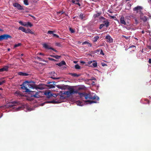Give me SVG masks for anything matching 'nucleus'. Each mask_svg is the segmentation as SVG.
<instances>
[{
    "label": "nucleus",
    "instance_id": "nucleus-1",
    "mask_svg": "<svg viewBox=\"0 0 151 151\" xmlns=\"http://www.w3.org/2000/svg\"><path fill=\"white\" fill-rule=\"evenodd\" d=\"M78 94L80 95L81 97H84L86 99L88 100V99L91 100H95L96 99V100L98 101L99 98L98 97L94 95L93 96L90 93H79Z\"/></svg>",
    "mask_w": 151,
    "mask_h": 151
},
{
    "label": "nucleus",
    "instance_id": "nucleus-2",
    "mask_svg": "<svg viewBox=\"0 0 151 151\" xmlns=\"http://www.w3.org/2000/svg\"><path fill=\"white\" fill-rule=\"evenodd\" d=\"M24 85L27 86L29 88L39 89L40 90L43 89V88L41 87L38 86V85L35 84V82L33 81H26L23 83Z\"/></svg>",
    "mask_w": 151,
    "mask_h": 151
},
{
    "label": "nucleus",
    "instance_id": "nucleus-3",
    "mask_svg": "<svg viewBox=\"0 0 151 151\" xmlns=\"http://www.w3.org/2000/svg\"><path fill=\"white\" fill-rule=\"evenodd\" d=\"M19 102L17 101H11L7 103L6 105L4 106H0V108L2 107H4L5 108H12L13 106H16V104H19Z\"/></svg>",
    "mask_w": 151,
    "mask_h": 151
},
{
    "label": "nucleus",
    "instance_id": "nucleus-4",
    "mask_svg": "<svg viewBox=\"0 0 151 151\" xmlns=\"http://www.w3.org/2000/svg\"><path fill=\"white\" fill-rule=\"evenodd\" d=\"M0 37L1 41L3 40H6L8 38H12V37L11 36L7 34H5L1 35H0Z\"/></svg>",
    "mask_w": 151,
    "mask_h": 151
},
{
    "label": "nucleus",
    "instance_id": "nucleus-5",
    "mask_svg": "<svg viewBox=\"0 0 151 151\" xmlns=\"http://www.w3.org/2000/svg\"><path fill=\"white\" fill-rule=\"evenodd\" d=\"M142 9V7L140 6H138L135 7L133 9V10L136 12L137 13L140 12L141 13V15H143V14L141 12V10Z\"/></svg>",
    "mask_w": 151,
    "mask_h": 151
},
{
    "label": "nucleus",
    "instance_id": "nucleus-6",
    "mask_svg": "<svg viewBox=\"0 0 151 151\" xmlns=\"http://www.w3.org/2000/svg\"><path fill=\"white\" fill-rule=\"evenodd\" d=\"M68 89L69 92L71 95L75 93H78L79 92H78L77 90L75 91L74 89L73 88L69 87Z\"/></svg>",
    "mask_w": 151,
    "mask_h": 151
},
{
    "label": "nucleus",
    "instance_id": "nucleus-7",
    "mask_svg": "<svg viewBox=\"0 0 151 151\" xmlns=\"http://www.w3.org/2000/svg\"><path fill=\"white\" fill-rule=\"evenodd\" d=\"M13 6L17 8L19 10H24L23 7L18 3H15L13 4Z\"/></svg>",
    "mask_w": 151,
    "mask_h": 151
},
{
    "label": "nucleus",
    "instance_id": "nucleus-8",
    "mask_svg": "<svg viewBox=\"0 0 151 151\" xmlns=\"http://www.w3.org/2000/svg\"><path fill=\"white\" fill-rule=\"evenodd\" d=\"M43 46L46 49H51L54 50L56 52H58V51L57 50H55L52 47H50V46L47 45L46 44H43Z\"/></svg>",
    "mask_w": 151,
    "mask_h": 151
},
{
    "label": "nucleus",
    "instance_id": "nucleus-9",
    "mask_svg": "<svg viewBox=\"0 0 151 151\" xmlns=\"http://www.w3.org/2000/svg\"><path fill=\"white\" fill-rule=\"evenodd\" d=\"M68 86H65L64 85H56V86L58 88L61 89H65L67 88V87Z\"/></svg>",
    "mask_w": 151,
    "mask_h": 151
},
{
    "label": "nucleus",
    "instance_id": "nucleus-10",
    "mask_svg": "<svg viewBox=\"0 0 151 151\" xmlns=\"http://www.w3.org/2000/svg\"><path fill=\"white\" fill-rule=\"evenodd\" d=\"M120 23L121 24H124V25L126 24V22L124 17L122 16L121 17L120 19Z\"/></svg>",
    "mask_w": 151,
    "mask_h": 151
},
{
    "label": "nucleus",
    "instance_id": "nucleus-11",
    "mask_svg": "<svg viewBox=\"0 0 151 151\" xmlns=\"http://www.w3.org/2000/svg\"><path fill=\"white\" fill-rule=\"evenodd\" d=\"M50 75L51 76L50 77V78L53 79H59V78H57L55 77V75H56V74L55 72L53 71L51 72L50 73Z\"/></svg>",
    "mask_w": 151,
    "mask_h": 151
},
{
    "label": "nucleus",
    "instance_id": "nucleus-12",
    "mask_svg": "<svg viewBox=\"0 0 151 151\" xmlns=\"http://www.w3.org/2000/svg\"><path fill=\"white\" fill-rule=\"evenodd\" d=\"M105 38L107 39V41L111 43L113 42V40L109 35H107Z\"/></svg>",
    "mask_w": 151,
    "mask_h": 151
},
{
    "label": "nucleus",
    "instance_id": "nucleus-13",
    "mask_svg": "<svg viewBox=\"0 0 151 151\" xmlns=\"http://www.w3.org/2000/svg\"><path fill=\"white\" fill-rule=\"evenodd\" d=\"M54 32V31L51 30H49L47 32V33L50 35L52 34L53 37H56V38H59V36L56 34L53 33Z\"/></svg>",
    "mask_w": 151,
    "mask_h": 151
},
{
    "label": "nucleus",
    "instance_id": "nucleus-14",
    "mask_svg": "<svg viewBox=\"0 0 151 151\" xmlns=\"http://www.w3.org/2000/svg\"><path fill=\"white\" fill-rule=\"evenodd\" d=\"M44 94L46 96L47 98H50L52 96V95L51 93L49 91L45 92Z\"/></svg>",
    "mask_w": 151,
    "mask_h": 151
},
{
    "label": "nucleus",
    "instance_id": "nucleus-15",
    "mask_svg": "<svg viewBox=\"0 0 151 151\" xmlns=\"http://www.w3.org/2000/svg\"><path fill=\"white\" fill-rule=\"evenodd\" d=\"M56 65L59 66H61L63 65H66V63H65V62L64 60L62 61L60 63H57Z\"/></svg>",
    "mask_w": 151,
    "mask_h": 151
},
{
    "label": "nucleus",
    "instance_id": "nucleus-16",
    "mask_svg": "<svg viewBox=\"0 0 151 151\" xmlns=\"http://www.w3.org/2000/svg\"><path fill=\"white\" fill-rule=\"evenodd\" d=\"M18 74L22 76H27L29 75L28 74L22 72H19Z\"/></svg>",
    "mask_w": 151,
    "mask_h": 151
},
{
    "label": "nucleus",
    "instance_id": "nucleus-17",
    "mask_svg": "<svg viewBox=\"0 0 151 151\" xmlns=\"http://www.w3.org/2000/svg\"><path fill=\"white\" fill-rule=\"evenodd\" d=\"M52 82H49L47 83V84H49V85L47 86L50 88H54L55 87V86L53 84H50V83H52Z\"/></svg>",
    "mask_w": 151,
    "mask_h": 151
},
{
    "label": "nucleus",
    "instance_id": "nucleus-18",
    "mask_svg": "<svg viewBox=\"0 0 151 151\" xmlns=\"http://www.w3.org/2000/svg\"><path fill=\"white\" fill-rule=\"evenodd\" d=\"M104 24H103L104 26L107 27L109 26V22L107 20L104 21Z\"/></svg>",
    "mask_w": 151,
    "mask_h": 151
},
{
    "label": "nucleus",
    "instance_id": "nucleus-19",
    "mask_svg": "<svg viewBox=\"0 0 151 151\" xmlns=\"http://www.w3.org/2000/svg\"><path fill=\"white\" fill-rule=\"evenodd\" d=\"M39 92L35 91V95H33V97L35 98H39L40 96L39 95Z\"/></svg>",
    "mask_w": 151,
    "mask_h": 151
},
{
    "label": "nucleus",
    "instance_id": "nucleus-20",
    "mask_svg": "<svg viewBox=\"0 0 151 151\" xmlns=\"http://www.w3.org/2000/svg\"><path fill=\"white\" fill-rule=\"evenodd\" d=\"M25 32L26 33H30L32 34H34V32L31 31L29 29H28L27 30H26Z\"/></svg>",
    "mask_w": 151,
    "mask_h": 151
},
{
    "label": "nucleus",
    "instance_id": "nucleus-21",
    "mask_svg": "<svg viewBox=\"0 0 151 151\" xmlns=\"http://www.w3.org/2000/svg\"><path fill=\"white\" fill-rule=\"evenodd\" d=\"M28 92L29 93V94L32 97H33V95H35V91H30L29 90V91Z\"/></svg>",
    "mask_w": 151,
    "mask_h": 151
},
{
    "label": "nucleus",
    "instance_id": "nucleus-22",
    "mask_svg": "<svg viewBox=\"0 0 151 151\" xmlns=\"http://www.w3.org/2000/svg\"><path fill=\"white\" fill-rule=\"evenodd\" d=\"M69 74L73 77H78L80 76L79 74H77L76 73H70Z\"/></svg>",
    "mask_w": 151,
    "mask_h": 151
},
{
    "label": "nucleus",
    "instance_id": "nucleus-23",
    "mask_svg": "<svg viewBox=\"0 0 151 151\" xmlns=\"http://www.w3.org/2000/svg\"><path fill=\"white\" fill-rule=\"evenodd\" d=\"M85 102L86 103L88 102L90 104H91L93 103H97V101H91L90 100H87Z\"/></svg>",
    "mask_w": 151,
    "mask_h": 151
},
{
    "label": "nucleus",
    "instance_id": "nucleus-24",
    "mask_svg": "<svg viewBox=\"0 0 151 151\" xmlns=\"http://www.w3.org/2000/svg\"><path fill=\"white\" fill-rule=\"evenodd\" d=\"M99 38V37L97 36H95L93 38V41L94 42H95L97 41L98 40Z\"/></svg>",
    "mask_w": 151,
    "mask_h": 151
},
{
    "label": "nucleus",
    "instance_id": "nucleus-25",
    "mask_svg": "<svg viewBox=\"0 0 151 151\" xmlns=\"http://www.w3.org/2000/svg\"><path fill=\"white\" fill-rule=\"evenodd\" d=\"M63 94L66 95L68 96H70L71 95L69 91L64 92Z\"/></svg>",
    "mask_w": 151,
    "mask_h": 151
},
{
    "label": "nucleus",
    "instance_id": "nucleus-26",
    "mask_svg": "<svg viewBox=\"0 0 151 151\" xmlns=\"http://www.w3.org/2000/svg\"><path fill=\"white\" fill-rule=\"evenodd\" d=\"M26 86H23L22 87V88L23 89H25L26 90L25 91L26 92H28L29 91V90L27 88V87H26Z\"/></svg>",
    "mask_w": 151,
    "mask_h": 151
},
{
    "label": "nucleus",
    "instance_id": "nucleus-27",
    "mask_svg": "<svg viewBox=\"0 0 151 151\" xmlns=\"http://www.w3.org/2000/svg\"><path fill=\"white\" fill-rule=\"evenodd\" d=\"M97 63L96 62H95L92 64V66L91 65L89 66L92 67H97Z\"/></svg>",
    "mask_w": 151,
    "mask_h": 151
},
{
    "label": "nucleus",
    "instance_id": "nucleus-28",
    "mask_svg": "<svg viewBox=\"0 0 151 151\" xmlns=\"http://www.w3.org/2000/svg\"><path fill=\"white\" fill-rule=\"evenodd\" d=\"M18 29L19 30H21L22 31V32H25V30H26L25 28L22 27H19L18 28Z\"/></svg>",
    "mask_w": 151,
    "mask_h": 151
},
{
    "label": "nucleus",
    "instance_id": "nucleus-29",
    "mask_svg": "<svg viewBox=\"0 0 151 151\" xmlns=\"http://www.w3.org/2000/svg\"><path fill=\"white\" fill-rule=\"evenodd\" d=\"M101 14V13H98L96 14H94L93 17L94 18H96L100 16Z\"/></svg>",
    "mask_w": 151,
    "mask_h": 151
},
{
    "label": "nucleus",
    "instance_id": "nucleus-30",
    "mask_svg": "<svg viewBox=\"0 0 151 151\" xmlns=\"http://www.w3.org/2000/svg\"><path fill=\"white\" fill-rule=\"evenodd\" d=\"M5 71H7L8 70L9 67L7 65L4 66L2 68Z\"/></svg>",
    "mask_w": 151,
    "mask_h": 151
},
{
    "label": "nucleus",
    "instance_id": "nucleus-31",
    "mask_svg": "<svg viewBox=\"0 0 151 151\" xmlns=\"http://www.w3.org/2000/svg\"><path fill=\"white\" fill-rule=\"evenodd\" d=\"M47 102L48 103H52L54 104L57 103V102L54 100L47 101Z\"/></svg>",
    "mask_w": 151,
    "mask_h": 151
},
{
    "label": "nucleus",
    "instance_id": "nucleus-32",
    "mask_svg": "<svg viewBox=\"0 0 151 151\" xmlns=\"http://www.w3.org/2000/svg\"><path fill=\"white\" fill-rule=\"evenodd\" d=\"M19 23L24 26H27V24L25 22L24 23L22 21H19Z\"/></svg>",
    "mask_w": 151,
    "mask_h": 151
},
{
    "label": "nucleus",
    "instance_id": "nucleus-33",
    "mask_svg": "<svg viewBox=\"0 0 151 151\" xmlns=\"http://www.w3.org/2000/svg\"><path fill=\"white\" fill-rule=\"evenodd\" d=\"M79 17L80 19L81 20H83V19L85 17V16H84L83 14L82 13H81L80 15H79Z\"/></svg>",
    "mask_w": 151,
    "mask_h": 151
},
{
    "label": "nucleus",
    "instance_id": "nucleus-34",
    "mask_svg": "<svg viewBox=\"0 0 151 151\" xmlns=\"http://www.w3.org/2000/svg\"><path fill=\"white\" fill-rule=\"evenodd\" d=\"M22 45L21 43H18L17 44H15L14 46V47H18L21 46Z\"/></svg>",
    "mask_w": 151,
    "mask_h": 151
},
{
    "label": "nucleus",
    "instance_id": "nucleus-35",
    "mask_svg": "<svg viewBox=\"0 0 151 151\" xmlns=\"http://www.w3.org/2000/svg\"><path fill=\"white\" fill-rule=\"evenodd\" d=\"M28 1V0H24L23 1L24 4L26 5H28L29 3Z\"/></svg>",
    "mask_w": 151,
    "mask_h": 151
},
{
    "label": "nucleus",
    "instance_id": "nucleus-36",
    "mask_svg": "<svg viewBox=\"0 0 151 151\" xmlns=\"http://www.w3.org/2000/svg\"><path fill=\"white\" fill-rule=\"evenodd\" d=\"M75 68L76 69H80V66L78 64H76L75 66Z\"/></svg>",
    "mask_w": 151,
    "mask_h": 151
},
{
    "label": "nucleus",
    "instance_id": "nucleus-37",
    "mask_svg": "<svg viewBox=\"0 0 151 151\" xmlns=\"http://www.w3.org/2000/svg\"><path fill=\"white\" fill-rule=\"evenodd\" d=\"M141 19L144 22H145L147 20V17L145 16H144L143 17L141 18Z\"/></svg>",
    "mask_w": 151,
    "mask_h": 151
},
{
    "label": "nucleus",
    "instance_id": "nucleus-38",
    "mask_svg": "<svg viewBox=\"0 0 151 151\" xmlns=\"http://www.w3.org/2000/svg\"><path fill=\"white\" fill-rule=\"evenodd\" d=\"M23 107L22 106H19L18 108H17V111H18L20 110H21L23 109Z\"/></svg>",
    "mask_w": 151,
    "mask_h": 151
},
{
    "label": "nucleus",
    "instance_id": "nucleus-39",
    "mask_svg": "<svg viewBox=\"0 0 151 151\" xmlns=\"http://www.w3.org/2000/svg\"><path fill=\"white\" fill-rule=\"evenodd\" d=\"M61 57V56L58 55H55L54 56V58H56V59H58L60 58Z\"/></svg>",
    "mask_w": 151,
    "mask_h": 151
},
{
    "label": "nucleus",
    "instance_id": "nucleus-40",
    "mask_svg": "<svg viewBox=\"0 0 151 151\" xmlns=\"http://www.w3.org/2000/svg\"><path fill=\"white\" fill-rule=\"evenodd\" d=\"M27 25L29 26L30 27H31L32 26V25L29 22H27Z\"/></svg>",
    "mask_w": 151,
    "mask_h": 151
},
{
    "label": "nucleus",
    "instance_id": "nucleus-41",
    "mask_svg": "<svg viewBox=\"0 0 151 151\" xmlns=\"http://www.w3.org/2000/svg\"><path fill=\"white\" fill-rule=\"evenodd\" d=\"M69 30L72 33H73L75 32V31H74V30L71 28H69Z\"/></svg>",
    "mask_w": 151,
    "mask_h": 151
},
{
    "label": "nucleus",
    "instance_id": "nucleus-42",
    "mask_svg": "<svg viewBox=\"0 0 151 151\" xmlns=\"http://www.w3.org/2000/svg\"><path fill=\"white\" fill-rule=\"evenodd\" d=\"M47 58L48 60L51 61H56L55 60L50 57L48 58Z\"/></svg>",
    "mask_w": 151,
    "mask_h": 151
},
{
    "label": "nucleus",
    "instance_id": "nucleus-43",
    "mask_svg": "<svg viewBox=\"0 0 151 151\" xmlns=\"http://www.w3.org/2000/svg\"><path fill=\"white\" fill-rule=\"evenodd\" d=\"M65 97H64V96L61 95L60 96V99H65Z\"/></svg>",
    "mask_w": 151,
    "mask_h": 151
},
{
    "label": "nucleus",
    "instance_id": "nucleus-44",
    "mask_svg": "<svg viewBox=\"0 0 151 151\" xmlns=\"http://www.w3.org/2000/svg\"><path fill=\"white\" fill-rule=\"evenodd\" d=\"M100 50L99 49H97L94 51V53H97L98 54V53L100 52Z\"/></svg>",
    "mask_w": 151,
    "mask_h": 151
},
{
    "label": "nucleus",
    "instance_id": "nucleus-45",
    "mask_svg": "<svg viewBox=\"0 0 151 151\" xmlns=\"http://www.w3.org/2000/svg\"><path fill=\"white\" fill-rule=\"evenodd\" d=\"M5 80L3 81H0V85H2L3 83H5Z\"/></svg>",
    "mask_w": 151,
    "mask_h": 151
},
{
    "label": "nucleus",
    "instance_id": "nucleus-46",
    "mask_svg": "<svg viewBox=\"0 0 151 151\" xmlns=\"http://www.w3.org/2000/svg\"><path fill=\"white\" fill-rule=\"evenodd\" d=\"M100 54L103 55H104V54L103 52V51L102 50H100Z\"/></svg>",
    "mask_w": 151,
    "mask_h": 151
},
{
    "label": "nucleus",
    "instance_id": "nucleus-47",
    "mask_svg": "<svg viewBox=\"0 0 151 151\" xmlns=\"http://www.w3.org/2000/svg\"><path fill=\"white\" fill-rule=\"evenodd\" d=\"M135 22L136 24H137L139 23V21H138L137 18H135L134 19Z\"/></svg>",
    "mask_w": 151,
    "mask_h": 151
},
{
    "label": "nucleus",
    "instance_id": "nucleus-48",
    "mask_svg": "<svg viewBox=\"0 0 151 151\" xmlns=\"http://www.w3.org/2000/svg\"><path fill=\"white\" fill-rule=\"evenodd\" d=\"M89 80H96V79L95 78H94V77H92Z\"/></svg>",
    "mask_w": 151,
    "mask_h": 151
},
{
    "label": "nucleus",
    "instance_id": "nucleus-49",
    "mask_svg": "<svg viewBox=\"0 0 151 151\" xmlns=\"http://www.w3.org/2000/svg\"><path fill=\"white\" fill-rule=\"evenodd\" d=\"M104 27V25L103 24H101L100 26V27H99V29H101V28H103V27Z\"/></svg>",
    "mask_w": 151,
    "mask_h": 151
},
{
    "label": "nucleus",
    "instance_id": "nucleus-50",
    "mask_svg": "<svg viewBox=\"0 0 151 151\" xmlns=\"http://www.w3.org/2000/svg\"><path fill=\"white\" fill-rule=\"evenodd\" d=\"M88 42H87V41H85V42H83V43H82V45H85V44H88Z\"/></svg>",
    "mask_w": 151,
    "mask_h": 151
},
{
    "label": "nucleus",
    "instance_id": "nucleus-51",
    "mask_svg": "<svg viewBox=\"0 0 151 151\" xmlns=\"http://www.w3.org/2000/svg\"><path fill=\"white\" fill-rule=\"evenodd\" d=\"M87 44L88 45V47H91L92 46V44L91 43H89V42H88Z\"/></svg>",
    "mask_w": 151,
    "mask_h": 151
},
{
    "label": "nucleus",
    "instance_id": "nucleus-52",
    "mask_svg": "<svg viewBox=\"0 0 151 151\" xmlns=\"http://www.w3.org/2000/svg\"><path fill=\"white\" fill-rule=\"evenodd\" d=\"M37 59H38V60H42V59L40 57H37Z\"/></svg>",
    "mask_w": 151,
    "mask_h": 151
},
{
    "label": "nucleus",
    "instance_id": "nucleus-53",
    "mask_svg": "<svg viewBox=\"0 0 151 151\" xmlns=\"http://www.w3.org/2000/svg\"><path fill=\"white\" fill-rule=\"evenodd\" d=\"M133 47H135V48L136 46L134 45H132L129 47V48H132Z\"/></svg>",
    "mask_w": 151,
    "mask_h": 151
},
{
    "label": "nucleus",
    "instance_id": "nucleus-54",
    "mask_svg": "<svg viewBox=\"0 0 151 151\" xmlns=\"http://www.w3.org/2000/svg\"><path fill=\"white\" fill-rule=\"evenodd\" d=\"M4 95L0 93V98L4 97Z\"/></svg>",
    "mask_w": 151,
    "mask_h": 151
},
{
    "label": "nucleus",
    "instance_id": "nucleus-55",
    "mask_svg": "<svg viewBox=\"0 0 151 151\" xmlns=\"http://www.w3.org/2000/svg\"><path fill=\"white\" fill-rule=\"evenodd\" d=\"M92 62V61H90L88 62V64L90 65Z\"/></svg>",
    "mask_w": 151,
    "mask_h": 151
},
{
    "label": "nucleus",
    "instance_id": "nucleus-56",
    "mask_svg": "<svg viewBox=\"0 0 151 151\" xmlns=\"http://www.w3.org/2000/svg\"><path fill=\"white\" fill-rule=\"evenodd\" d=\"M148 62H149V63L150 64H151V58L149 59Z\"/></svg>",
    "mask_w": 151,
    "mask_h": 151
},
{
    "label": "nucleus",
    "instance_id": "nucleus-57",
    "mask_svg": "<svg viewBox=\"0 0 151 151\" xmlns=\"http://www.w3.org/2000/svg\"><path fill=\"white\" fill-rule=\"evenodd\" d=\"M56 45L57 46H60V43H57Z\"/></svg>",
    "mask_w": 151,
    "mask_h": 151
},
{
    "label": "nucleus",
    "instance_id": "nucleus-58",
    "mask_svg": "<svg viewBox=\"0 0 151 151\" xmlns=\"http://www.w3.org/2000/svg\"><path fill=\"white\" fill-rule=\"evenodd\" d=\"M75 4H77L79 6H80L81 5L79 3V2L75 3Z\"/></svg>",
    "mask_w": 151,
    "mask_h": 151
},
{
    "label": "nucleus",
    "instance_id": "nucleus-59",
    "mask_svg": "<svg viewBox=\"0 0 151 151\" xmlns=\"http://www.w3.org/2000/svg\"><path fill=\"white\" fill-rule=\"evenodd\" d=\"M71 2L73 3H74V4H75V3H76L75 2V1L74 0H72L71 1Z\"/></svg>",
    "mask_w": 151,
    "mask_h": 151
},
{
    "label": "nucleus",
    "instance_id": "nucleus-60",
    "mask_svg": "<svg viewBox=\"0 0 151 151\" xmlns=\"http://www.w3.org/2000/svg\"><path fill=\"white\" fill-rule=\"evenodd\" d=\"M148 48L149 49H151V46H148Z\"/></svg>",
    "mask_w": 151,
    "mask_h": 151
},
{
    "label": "nucleus",
    "instance_id": "nucleus-61",
    "mask_svg": "<svg viewBox=\"0 0 151 151\" xmlns=\"http://www.w3.org/2000/svg\"><path fill=\"white\" fill-rule=\"evenodd\" d=\"M82 89H83V88H81V87H79L78 88V90H81Z\"/></svg>",
    "mask_w": 151,
    "mask_h": 151
},
{
    "label": "nucleus",
    "instance_id": "nucleus-62",
    "mask_svg": "<svg viewBox=\"0 0 151 151\" xmlns=\"http://www.w3.org/2000/svg\"><path fill=\"white\" fill-rule=\"evenodd\" d=\"M102 65L103 66H107L106 65V64H103Z\"/></svg>",
    "mask_w": 151,
    "mask_h": 151
},
{
    "label": "nucleus",
    "instance_id": "nucleus-63",
    "mask_svg": "<svg viewBox=\"0 0 151 151\" xmlns=\"http://www.w3.org/2000/svg\"><path fill=\"white\" fill-rule=\"evenodd\" d=\"M39 54L40 55H44L43 53H40Z\"/></svg>",
    "mask_w": 151,
    "mask_h": 151
},
{
    "label": "nucleus",
    "instance_id": "nucleus-64",
    "mask_svg": "<svg viewBox=\"0 0 151 151\" xmlns=\"http://www.w3.org/2000/svg\"><path fill=\"white\" fill-rule=\"evenodd\" d=\"M2 70V72L5 71V70L3 69V68H1Z\"/></svg>",
    "mask_w": 151,
    "mask_h": 151
}]
</instances>
